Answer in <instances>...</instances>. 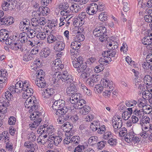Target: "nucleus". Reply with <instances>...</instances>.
I'll return each mask as SVG.
<instances>
[{
    "label": "nucleus",
    "instance_id": "603ef678",
    "mask_svg": "<svg viewBox=\"0 0 152 152\" xmlns=\"http://www.w3.org/2000/svg\"><path fill=\"white\" fill-rule=\"evenodd\" d=\"M55 37L51 34L48 36L47 38L48 42L49 43H53L55 42Z\"/></svg>",
    "mask_w": 152,
    "mask_h": 152
},
{
    "label": "nucleus",
    "instance_id": "4468645a",
    "mask_svg": "<svg viewBox=\"0 0 152 152\" xmlns=\"http://www.w3.org/2000/svg\"><path fill=\"white\" fill-rule=\"evenodd\" d=\"M111 61V59L110 57L108 56H102L100 58L99 61V63L101 65H106L109 63V62Z\"/></svg>",
    "mask_w": 152,
    "mask_h": 152
},
{
    "label": "nucleus",
    "instance_id": "4d7b16f0",
    "mask_svg": "<svg viewBox=\"0 0 152 152\" xmlns=\"http://www.w3.org/2000/svg\"><path fill=\"white\" fill-rule=\"evenodd\" d=\"M144 82L145 83L146 85H149L150 84L151 79L150 76L148 75H145L144 78Z\"/></svg>",
    "mask_w": 152,
    "mask_h": 152
},
{
    "label": "nucleus",
    "instance_id": "69168bd1",
    "mask_svg": "<svg viewBox=\"0 0 152 152\" xmlns=\"http://www.w3.org/2000/svg\"><path fill=\"white\" fill-rule=\"evenodd\" d=\"M71 116L69 115V114H68V113L67 112L66 114H64L61 117H62V118L63 119L64 122L66 121H69V122H70L71 119H70V117Z\"/></svg>",
    "mask_w": 152,
    "mask_h": 152
},
{
    "label": "nucleus",
    "instance_id": "864d4df0",
    "mask_svg": "<svg viewBox=\"0 0 152 152\" xmlns=\"http://www.w3.org/2000/svg\"><path fill=\"white\" fill-rule=\"evenodd\" d=\"M46 37V35L44 32H41L39 33L37 35V37L39 39L43 40Z\"/></svg>",
    "mask_w": 152,
    "mask_h": 152
},
{
    "label": "nucleus",
    "instance_id": "5701e85b",
    "mask_svg": "<svg viewBox=\"0 0 152 152\" xmlns=\"http://www.w3.org/2000/svg\"><path fill=\"white\" fill-rule=\"evenodd\" d=\"M28 34V33L22 32L20 34L19 38L21 43H24L27 41Z\"/></svg>",
    "mask_w": 152,
    "mask_h": 152
},
{
    "label": "nucleus",
    "instance_id": "412c9836",
    "mask_svg": "<svg viewBox=\"0 0 152 152\" xmlns=\"http://www.w3.org/2000/svg\"><path fill=\"white\" fill-rule=\"evenodd\" d=\"M134 109L133 113L134 115L140 118L143 117L144 115L142 108L141 109H138L136 107H133Z\"/></svg>",
    "mask_w": 152,
    "mask_h": 152
},
{
    "label": "nucleus",
    "instance_id": "37998d69",
    "mask_svg": "<svg viewBox=\"0 0 152 152\" xmlns=\"http://www.w3.org/2000/svg\"><path fill=\"white\" fill-rule=\"evenodd\" d=\"M84 39V36L81 33L77 34L75 37V39L79 42L83 41Z\"/></svg>",
    "mask_w": 152,
    "mask_h": 152
},
{
    "label": "nucleus",
    "instance_id": "4be33fe9",
    "mask_svg": "<svg viewBox=\"0 0 152 152\" xmlns=\"http://www.w3.org/2000/svg\"><path fill=\"white\" fill-rule=\"evenodd\" d=\"M142 43L144 45H149L152 47V38L149 36L144 37L142 40Z\"/></svg>",
    "mask_w": 152,
    "mask_h": 152
},
{
    "label": "nucleus",
    "instance_id": "ddd939ff",
    "mask_svg": "<svg viewBox=\"0 0 152 152\" xmlns=\"http://www.w3.org/2000/svg\"><path fill=\"white\" fill-rule=\"evenodd\" d=\"M54 89L52 88H47L42 93V96L45 98H49L53 95Z\"/></svg>",
    "mask_w": 152,
    "mask_h": 152
},
{
    "label": "nucleus",
    "instance_id": "a19ab883",
    "mask_svg": "<svg viewBox=\"0 0 152 152\" xmlns=\"http://www.w3.org/2000/svg\"><path fill=\"white\" fill-rule=\"evenodd\" d=\"M38 21V19L36 18H32L31 19V24L33 26L35 27V28H37L38 27L41 28V26L39 25Z\"/></svg>",
    "mask_w": 152,
    "mask_h": 152
},
{
    "label": "nucleus",
    "instance_id": "0e129e2a",
    "mask_svg": "<svg viewBox=\"0 0 152 152\" xmlns=\"http://www.w3.org/2000/svg\"><path fill=\"white\" fill-rule=\"evenodd\" d=\"M107 142L111 145H115L117 143L116 140L113 138V137H111L110 139H109L108 140Z\"/></svg>",
    "mask_w": 152,
    "mask_h": 152
},
{
    "label": "nucleus",
    "instance_id": "c9c22d12",
    "mask_svg": "<svg viewBox=\"0 0 152 152\" xmlns=\"http://www.w3.org/2000/svg\"><path fill=\"white\" fill-rule=\"evenodd\" d=\"M82 110L83 113L82 114L85 115L90 112L91 110V108L90 107L86 105H84L81 108Z\"/></svg>",
    "mask_w": 152,
    "mask_h": 152
},
{
    "label": "nucleus",
    "instance_id": "f03ea898",
    "mask_svg": "<svg viewBox=\"0 0 152 152\" xmlns=\"http://www.w3.org/2000/svg\"><path fill=\"white\" fill-rule=\"evenodd\" d=\"M41 115L40 113L35 112L30 115V118L31 119L34 121L32 123V128H36L40 124L42 121V119L40 117Z\"/></svg>",
    "mask_w": 152,
    "mask_h": 152
},
{
    "label": "nucleus",
    "instance_id": "aec40b11",
    "mask_svg": "<svg viewBox=\"0 0 152 152\" xmlns=\"http://www.w3.org/2000/svg\"><path fill=\"white\" fill-rule=\"evenodd\" d=\"M91 80L89 81V84L91 86L94 87L96 85V83L99 80V77L98 75H93L91 77Z\"/></svg>",
    "mask_w": 152,
    "mask_h": 152
},
{
    "label": "nucleus",
    "instance_id": "de8ad7c7",
    "mask_svg": "<svg viewBox=\"0 0 152 152\" xmlns=\"http://www.w3.org/2000/svg\"><path fill=\"white\" fill-rule=\"evenodd\" d=\"M30 53L27 52L23 56V60L25 61H29L31 60L32 57L30 55Z\"/></svg>",
    "mask_w": 152,
    "mask_h": 152
},
{
    "label": "nucleus",
    "instance_id": "423d86ee",
    "mask_svg": "<svg viewBox=\"0 0 152 152\" xmlns=\"http://www.w3.org/2000/svg\"><path fill=\"white\" fill-rule=\"evenodd\" d=\"M87 14L86 12H82L79 14L77 18L78 21L75 22L76 25L79 24L78 26H81L84 24V20L87 18Z\"/></svg>",
    "mask_w": 152,
    "mask_h": 152
},
{
    "label": "nucleus",
    "instance_id": "a878e982",
    "mask_svg": "<svg viewBox=\"0 0 152 152\" xmlns=\"http://www.w3.org/2000/svg\"><path fill=\"white\" fill-rule=\"evenodd\" d=\"M107 48L108 50L107 51V56H108L110 57L115 56L118 49H114L113 47Z\"/></svg>",
    "mask_w": 152,
    "mask_h": 152
},
{
    "label": "nucleus",
    "instance_id": "0eeeda50",
    "mask_svg": "<svg viewBox=\"0 0 152 152\" xmlns=\"http://www.w3.org/2000/svg\"><path fill=\"white\" fill-rule=\"evenodd\" d=\"M65 104V101L64 100L59 99L56 100L54 102L52 106V111L64 107Z\"/></svg>",
    "mask_w": 152,
    "mask_h": 152
},
{
    "label": "nucleus",
    "instance_id": "c03bdc74",
    "mask_svg": "<svg viewBox=\"0 0 152 152\" xmlns=\"http://www.w3.org/2000/svg\"><path fill=\"white\" fill-rule=\"evenodd\" d=\"M112 137H113V136L112 135L111 133L109 131H107L104 132L102 137V138L103 139L108 140Z\"/></svg>",
    "mask_w": 152,
    "mask_h": 152
},
{
    "label": "nucleus",
    "instance_id": "6e6552de",
    "mask_svg": "<svg viewBox=\"0 0 152 152\" xmlns=\"http://www.w3.org/2000/svg\"><path fill=\"white\" fill-rule=\"evenodd\" d=\"M82 58L81 57H79L78 58H75L72 61L73 66L77 69H80L82 67V65H85L83 64V61Z\"/></svg>",
    "mask_w": 152,
    "mask_h": 152
},
{
    "label": "nucleus",
    "instance_id": "20e7f679",
    "mask_svg": "<svg viewBox=\"0 0 152 152\" xmlns=\"http://www.w3.org/2000/svg\"><path fill=\"white\" fill-rule=\"evenodd\" d=\"M63 79H64V82L66 83L70 84L73 82V78L72 76L68 74L67 70L64 68L63 69L61 74Z\"/></svg>",
    "mask_w": 152,
    "mask_h": 152
},
{
    "label": "nucleus",
    "instance_id": "dca6fc26",
    "mask_svg": "<svg viewBox=\"0 0 152 152\" xmlns=\"http://www.w3.org/2000/svg\"><path fill=\"white\" fill-rule=\"evenodd\" d=\"M50 142L51 140L53 141V140L54 144L56 146H57L61 142L62 140V137L59 136H57L55 137L53 135H51L50 136L49 138Z\"/></svg>",
    "mask_w": 152,
    "mask_h": 152
},
{
    "label": "nucleus",
    "instance_id": "72a5a7b5",
    "mask_svg": "<svg viewBox=\"0 0 152 152\" xmlns=\"http://www.w3.org/2000/svg\"><path fill=\"white\" fill-rule=\"evenodd\" d=\"M71 140L72 142V144L76 145L79 144L80 141V138L79 136H75L71 138Z\"/></svg>",
    "mask_w": 152,
    "mask_h": 152
},
{
    "label": "nucleus",
    "instance_id": "8fccbe9b",
    "mask_svg": "<svg viewBox=\"0 0 152 152\" xmlns=\"http://www.w3.org/2000/svg\"><path fill=\"white\" fill-rule=\"evenodd\" d=\"M24 93L26 95V96H31L33 93V91L32 89L28 87L24 91Z\"/></svg>",
    "mask_w": 152,
    "mask_h": 152
},
{
    "label": "nucleus",
    "instance_id": "3c124183",
    "mask_svg": "<svg viewBox=\"0 0 152 152\" xmlns=\"http://www.w3.org/2000/svg\"><path fill=\"white\" fill-rule=\"evenodd\" d=\"M103 87L100 84L96 85L94 87V90L98 93H101L103 91Z\"/></svg>",
    "mask_w": 152,
    "mask_h": 152
},
{
    "label": "nucleus",
    "instance_id": "7c9ffc66",
    "mask_svg": "<svg viewBox=\"0 0 152 152\" xmlns=\"http://www.w3.org/2000/svg\"><path fill=\"white\" fill-rule=\"evenodd\" d=\"M143 113L149 114L151 112L152 108L148 105H146L142 108Z\"/></svg>",
    "mask_w": 152,
    "mask_h": 152
},
{
    "label": "nucleus",
    "instance_id": "2eb2a0df",
    "mask_svg": "<svg viewBox=\"0 0 152 152\" xmlns=\"http://www.w3.org/2000/svg\"><path fill=\"white\" fill-rule=\"evenodd\" d=\"M8 101H3L0 102V113L4 114L7 112V107L9 105Z\"/></svg>",
    "mask_w": 152,
    "mask_h": 152
},
{
    "label": "nucleus",
    "instance_id": "c85d7f7f",
    "mask_svg": "<svg viewBox=\"0 0 152 152\" xmlns=\"http://www.w3.org/2000/svg\"><path fill=\"white\" fill-rule=\"evenodd\" d=\"M134 135L132 133H128L125 136V140L128 142H132L134 140Z\"/></svg>",
    "mask_w": 152,
    "mask_h": 152
},
{
    "label": "nucleus",
    "instance_id": "a18cd8bd",
    "mask_svg": "<svg viewBox=\"0 0 152 152\" xmlns=\"http://www.w3.org/2000/svg\"><path fill=\"white\" fill-rule=\"evenodd\" d=\"M37 132L38 134H40V136H41L45 134H48L46 131V129L45 128H42V126H40L37 130Z\"/></svg>",
    "mask_w": 152,
    "mask_h": 152
},
{
    "label": "nucleus",
    "instance_id": "e2e57ef3",
    "mask_svg": "<svg viewBox=\"0 0 152 152\" xmlns=\"http://www.w3.org/2000/svg\"><path fill=\"white\" fill-rule=\"evenodd\" d=\"M98 133L99 134L104 133L106 132V129L104 125L102 126H99L98 128Z\"/></svg>",
    "mask_w": 152,
    "mask_h": 152
},
{
    "label": "nucleus",
    "instance_id": "338daca9",
    "mask_svg": "<svg viewBox=\"0 0 152 152\" xmlns=\"http://www.w3.org/2000/svg\"><path fill=\"white\" fill-rule=\"evenodd\" d=\"M16 119L13 116L10 117L9 119L8 123L10 125H14L15 124Z\"/></svg>",
    "mask_w": 152,
    "mask_h": 152
},
{
    "label": "nucleus",
    "instance_id": "ea45409f",
    "mask_svg": "<svg viewBox=\"0 0 152 152\" xmlns=\"http://www.w3.org/2000/svg\"><path fill=\"white\" fill-rule=\"evenodd\" d=\"M100 29L101 26H99L96 28L94 30L93 34L96 37H100L102 35Z\"/></svg>",
    "mask_w": 152,
    "mask_h": 152
},
{
    "label": "nucleus",
    "instance_id": "f8f14e48",
    "mask_svg": "<svg viewBox=\"0 0 152 152\" xmlns=\"http://www.w3.org/2000/svg\"><path fill=\"white\" fill-rule=\"evenodd\" d=\"M35 83L38 87L41 88H44L46 86V82L42 76L37 79L35 81Z\"/></svg>",
    "mask_w": 152,
    "mask_h": 152
},
{
    "label": "nucleus",
    "instance_id": "1a4fd4ad",
    "mask_svg": "<svg viewBox=\"0 0 152 152\" xmlns=\"http://www.w3.org/2000/svg\"><path fill=\"white\" fill-rule=\"evenodd\" d=\"M68 110V109L66 107H63L62 108L54 110L53 111V113L55 114L57 117H61L63 116L64 114H66Z\"/></svg>",
    "mask_w": 152,
    "mask_h": 152
},
{
    "label": "nucleus",
    "instance_id": "473e14b6",
    "mask_svg": "<svg viewBox=\"0 0 152 152\" xmlns=\"http://www.w3.org/2000/svg\"><path fill=\"white\" fill-rule=\"evenodd\" d=\"M48 9L47 7H39L37 9V11L39 12L41 15H47V13H48Z\"/></svg>",
    "mask_w": 152,
    "mask_h": 152
},
{
    "label": "nucleus",
    "instance_id": "6e6d98bb",
    "mask_svg": "<svg viewBox=\"0 0 152 152\" xmlns=\"http://www.w3.org/2000/svg\"><path fill=\"white\" fill-rule=\"evenodd\" d=\"M149 62L147 61L143 62L142 64L143 68L146 69H151L152 64Z\"/></svg>",
    "mask_w": 152,
    "mask_h": 152
},
{
    "label": "nucleus",
    "instance_id": "f3484780",
    "mask_svg": "<svg viewBox=\"0 0 152 152\" xmlns=\"http://www.w3.org/2000/svg\"><path fill=\"white\" fill-rule=\"evenodd\" d=\"M55 73L53 76V77L54 79V82H57L60 80H61L63 82H64V79H63V77L61 75V73L60 72L57 71H55Z\"/></svg>",
    "mask_w": 152,
    "mask_h": 152
},
{
    "label": "nucleus",
    "instance_id": "393cba45",
    "mask_svg": "<svg viewBox=\"0 0 152 152\" xmlns=\"http://www.w3.org/2000/svg\"><path fill=\"white\" fill-rule=\"evenodd\" d=\"M64 129H65L66 132L69 133L72 129L73 126L72 124L69 122L65 123L63 125Z\"/></svg>",
    "mask_w": 152,
    "mask_h": 152
},
{
    "label": "nucleus",
    "instance_id": "680f3d73",
    "mask_svg": "<svg viewBox=\"0 0 152 152\" xmlns=\"http://www.w3.org/2000/svg\"><path fill=\"white\" fill-rule=\"evenodd\" d=\"M127 130L125 128H120L119 134L120 136H124L127 133Z\"/></svg>",
    "mask_w": 152,
    "mask_h": 152
},
{
    "label": "nucleus",
    "instance_id": "9d476101",
    "mask_svg": "<svg viewBox=\"0 0 152 152\" xmlns=\"http://www.w3.org/2000/svg\"><path fill=\"white\" fill-rule=\"evenodd\" d=\"M98 8V5L94 3L91 4L89 7H87L86 11L90 15L94 14L97 11Z\"/></svg>",
    "mask_w": 152,
    "mask_h": 152
},
{
    "label": "nucleus",
    "instance_id": "13d9d810",
    "mask_svg": "<svg viewBox=\"0 0 152 152\" xmlns=\"http://www.w3.org/2000/svg\"><path fill=\"white\" fill-rule=\"evenodd\" d=\"M107 17V14L104 12L102 13L99 15V19L101 21L106 20Z\"/></svg>",
    "mask_w": 152,
    "mask_h": 152
},
{
    "label": "nucleus",
    "instance_id": "f704fd0d",
    "mask_svg": "<svg viewBox=\"0 0 152 152\" xmlns=\"http://www.w3.org/2000/svg\"><path fill=\"white\" fill-rule=\"evenodd\" d=\"M100 126L99 123L98 122H94L91 124L90 128L93 131H95L98 129V128Z\"/></svg>",
    "mask_w": 152,
    "mask_h": 152
},
{
    "label": "nucleus",
    "instance_id": "052dcab7",
    "mask_svg": "<svg viewBox=\"0 0 152 152\" xmlns=\"http://www.w3.org/2000/svg\"><path fill=\"white\" fill-rule=\"evenodd\" d=\"M107 143L106 141L103 140L97 143L98 146V148L99 149H101L105 146V145Z\"/></svg>",
    "mask_w": 152,
    "mask_h": 152
},
{
    "label": "nucleus",
    "instance_id": "79ce46f5",
    "mask_svg": "<svg viewBox=\"0 0 152 152\" xmlns=\"http://www.w3.org/2000/svg\"><path fill=\"white\" fill-rule=\"evenodd\" d=\"M86 150L84 145H79L76 148L74 152H84Z\"/></svg>",
    "mask_w": 152,
    "mask_h": 152
},
{
    "label": "nucleus",
    "instance_id": "5fc2aeb1",
    "mask_svg": "<svg viewBox=\"0 0 152 152\" xmlns=\"http://www.w3.org/2000/svg\"><path fill=\"white\" fill-rule=\"evenodd\" d=\"M5 41L6 42V44L7 45H10L11 44H13V39L11 37H7L5 39Z\"/></svg>",
    "mask_w": 152,
    "mask_h": 152
},
{
    "label": "nucleus",
    "instance_id": "e433bc0d",
    "mask_svg": "<svg viewBox=\"0 0 152 152\" xmlns=\"http://www.w3.org/2000/svg\"><path fill=\"white\" fill-rule=\"evenodd\" d=\"M4 71H3V73L2 72V71L0 70V84L3 83H4L5 79V78H6V76L7 72H5V73H4Z\"/></svg>",
    "mask_w": 152,
    "mask_h": 152
},
{
    "label": "nucleus",
    "instance_id": "6ab92c4d",
    "mask_svg": "<svg viewBox=\"0 0 152 152\" xmlns=\"http://www.w3.org/2000/svg\"><path fill=\"white\" fill-rule=\"evenodd\" d=\"M9 36L7 30L4 29L0 30V41H5V39L8 37Z\"/></svg>",
    "mask_w": 152,
    "mask_h": 152
},
{
    "label": "nucleus",
    "instance_id": "09e8293b",
    "mask_svg": "<svg viewBox=\"0 0 152 152\" xmlns=\"http://www.w3.org/2000/svg\"><path fill=\"white\" fill-rule=\"evenodd\" d=\"M131 113L128 111H125L122 114V117L125 120H128L131 116Z\"/></svg>",
    "mask_w": 152,
    "mask_h": 152
},
{
    "label": "nucleus",
    "instance_id": "774afa93",
    "mask_svg": "<svg viewBox=\"0 0 152 152\" xmlns=\"http://www.w3.org/2000/svg\"><path fill=\"white\" fill-rule=\"evenodd\" d=\"M34 144H32L31 142L28 145V147H27L28 148H29V149L26 151L30 152H34L35 150L34 148Z\"/></svg>",
    "mask_w": 152,
    "mask_h": 152
},
{
    "label": "nucleus",
    "instance_id": "7ed1b4c3",
    "mask_svg": "<svg viewBox=\"0 0 152 152\" xmlns=\"http://www.w3.org/2000/svg\"><path fill=\"white\" fill-rule=\"evenodd\" d=\"M77 71L78 73L82 72L81 77L85 80L89 79L88 78L91 73L90 69L87 67L86 64L82 65L80 69H77Z\"/></svg>",
    "mask_w": 152,
    "mask_h": 152
},
{
    "label": "nucleus",
    "instance_id": "4c0bfd02",
    "mask_svg": "<svg viewBox=\"0 0 152 152\" xmlns=\"http://www.w3.org/2000/svg\"><path fill=\"white\" fill-rule=\"evenodd\" d=\"M98 137L96 136H92L90 137L88 140V143L91 145L95 144L96 143Z\"/></svg>",
    "mask_w": 152,
    "mask_h": 152
},
{
    "label": "nucleus",
    "instance_id": "bb28decb",
    "mask_svg": "<svg viewBox=\"0 0 152 152\" xmlns=\"http://www.w3.org/2000/svg\"><path fill=\"white\" fill-rule=\"evenodd\" d=\"M50 53L51 50L48 48H45L41 51V56L42 57L46 58L50 54Z\"/></svg>",
    "mask_w": 152,
    "mask_h": 152
},
{
    "label": "nucleus",
    "instance_id": "a211bd4d",
    "mask_svg": "<svg viewBox=\"0 0 152 152\" xmlns=\"http://www.w3.org/2000/svg\"><path fill=\"white\" fill-rule=\"evenodd\" d=\"M77 89L75 85L72 83H71L70 86L68 87L66 89V93L69 96L75 94V92H77Z\"/></svg>",
    "mask_w": 152,
    "mask_h": 152
},
{
    "label": "nucleus",
    "instance_id": "bf43d9fd",
    "mask_svg": "<svg viewBox=\"0 0 152 152\" xmlns=\"http://www.w3.org/2000/svg\"><path fill=\"white\" fill-rule=\"evenodd\" d=\"M10 5V4H8V2L7 1H4L2 5V8L3 10L6 11L8 10V8L9 7Z\"/></svg>",
    "mask_w": 152,
    "mask_h": 152
},
{
    "label": "nucleus",
    "instance_id": "c756f323",
    "mask_svg": "<svg viewBox=\"0 0 152 152\" xmlns=\"http://www.w3.org/2000/svg\"><path fill=\"white\" fill-rule=\"evenodd\" d=\"M118 44L117 42L113 40H110L107 44V48L113 47V48L117 49Z\"/></svg>",
    "mask_w": 152,
    "mask_h": 152
},
{
    "label": "nucleus",
    "instance_id": "39448f33",
    "mask_svg": "<svg viewBox=\"0 0 152 152\" xmlns=\"http://www.w3.org/2000/svg\"><path fill=\"white\" fill-rule=\"evenodd\" d=\"M114 128L115 129H120L123 124L122 120L117 116H114L113 117L112 120Z\"/></svg>",
    "mask_w": 152,
    "mask_h": 152
},
{
    "label": "nucleus",
    "instance_id": "49530a36",
    "mask_svg": "<svg viewBox=\"0 0 152 152\" xmlns=\"http://www.w3.org/2000/svg\"><path fill=\"white\" fill-rule=\"evenodd\" d=\"M64 68V65L63 64H59L58 65L56 66H53L52 69L53 71L55 72V71H57L58 72V70L60 71L62 70Z\"/></svg>",
    "mask_w": 152,
    "mask_h": 152
},
{
    "label": "nucleus",
    "instance_id": "2f4dec72",
    "mask_svg": "<svg viewBox=\"0 0 152 152\" xmlns=\"http://www.w3.org/2000/svg\"><path fill=\"white\" fill-rule=\"evenodd\" d=\"M139 99L137 101V105L139 107L143 108L146 105V100L144 98Z\"/></svg>",
    "mask_w": 152,
    "mask_h": 152
},
{
    "label": "nucleus",
    "instance_id": "58836bf2",
    "mask_svg": "<svg viewBox=\"0 0 152 152\" xmlns=\"http://www.w3.org/2000/svg\"><path fill=\"white\" fill-rule=\"evenodd\" d=\"M100 29L101 26H99L96 28L94 30L93 34L96 37H100L102 35Z\"/></svg>",
    "mask_w": 152,
    "mask_h": 152
},
{
    "label": "nucleus",
    "instance_id": "cd10ccee",
    "mask_svg": "<svg viewBox=\"0 0 152 152\" xmlns=\"http://www.w3.org/2000/svg\"><path fill=\"white\" fill-rule=\"evenodd\" d=\"M70 10L73 12L77 13L80 11L81 8L78 5L76 4H74L72 5L70 7Z\"/></svg>",
    "mask_w": 152,
    "mask_h": 152
},
{
    "label": "nucleus",
    "instance_id": "b1692460",
    "mask_svg": "<svg viewBox=\"0 0 152 152\" xmlns=\"http://www.w3.org/2000/svg\"><path fill=\"white\" fill-rule=\"evenodd\" d=\"M65 45L63 42H59L57 43L54 46V49L57 51L60 52L64 48Z\"/></svg>",
    "mask_w": 152,
    "mask_h": 152
},
{
    "label": "nucleus",
    "instance_id": "f257e3e1",
    "mask_svg": "<svg viewBox=\"0 0 152 152\" xmlns=\"http://www.w3.org/2000/svg\"><path fill=\"white\" fill-rule=\"evenodd\" d=\"M38 103L36 100H33L31 97L28 98L26 100L24 105L26 108H31L29 110V112L35 111L38 108Z\"/></svg>",
    "mask_w": 152,
    "mask_h": 152
},
{
    "label": "nucleus",
    "instance_id": "9b49d317",
    "mask_svg": "<svg viewBox=\"0 0 152 152\" xmlns=\"http://www.w3.org/2000/svg\"><path fill=\"white\" fill-rule=\"evenodd\" d=\"M13 23L12 17H4L0 19V25H8Z\"/></svg>",
    "mask_w": 152,
    "mask_h": 152
}]
</instances>
